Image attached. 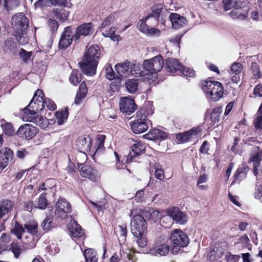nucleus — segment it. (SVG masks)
<instances>
[{"mask_svg": "<svg viewBox=\"0 0 262 262\" xmlns=\"http://www.w3.org/2000/svg\"><path fill=\"white\" fill-rule=\"evenodd\" d=\"M98 46H90L84 53L82 60L78 63L79 67L85 75L92 76L96 74L98 59Z\"/></svg>", "mask_w": 262, "mask_h": 262, "instance_id": "obj_1", "label": "nucleus"}, {"mask_svg": "<svg viewBox=\"0 0 262 262\" xmlns=\"http://www.w3.org/2000/svg\"><path fill=\"white\" fill-rule=\"evenodd\" d=\"M153 113L152 104L148 101L145 106L137 112L135 121L130 123L133 132L135 134H139L146 131L150 122L147 117Z\"/></svg>", "mask_w": 262, "mask_h": 262, "instance_id": "obj_2", "label": "nucleus"}, {"mask_svg": "<svg viewBox=\"0 0 262 262\" xmlns=\"http://www.w3.org/2000/svg\"><path fill=\"white\" fill-rule=\"evenodd\" d=\"M164 66V60L161 55L144 61L142 66V80L150 79L153 74L160 72Z\"/></svg>", "mask_w": 262, "mask_h": 262, "instance_id": "obj_3", "label": "nucleus"}, {"mask_svg": "<svg viewBox=\"0 0 262 262\" xmlns=\"http://www.w3.org/2000/svg\"><path fill=\"white\" fill-rule=\"evenodd\" d=\"M115 68L117 73L122 78L132 76L142 80V65L139 63H134L126 60L123 62L116 64Z\"/></svg>", "mask_w": 262, "mask_h": 262, "instance_id": "obj_4", "label": "nucleus"}, {"mask_svg": "<svg viewBox=\"0 0 262 262\" xmlns=\"http://www.w3.org/2000/svg\"><path fill=\"white\" fill-rule=\"evenodd\" d=\"M202 88L208 100L216 101L223 97L224 88L219 81L205 80L202 82Z\"/></svg>", "mask_w": 262, "mask_h": 262, "instance_id": "obj_5", "label": "nucleus"}, {"mask_svg": "<svg viewBox=\"0 0 262 262\" xmlns=\"http://www.w3.org/2000/svg\"><path fill=\"white\" fill-rule=\"evenodd\" d=\"M170 240L174 245L172 252L174 253L180 250V248L185 247L189 243L188 235L183 231L174 229L170 232Z\"/></svg>", "mask_w": 262, "mask_h": 262, "instance_id": "obj_6", "label": "nucleus"}, {"mask_svg": "<svg viewBox=\"0 0 262 262\" xmlns=\"http://www.w3.org/2000/svg\"><path fill=\"white\" fill-rule=\"evenodd\" d=\"M147 225L145 219L140 214L135 215L131 220L130 229L133 234L141 236L146 230Z\"/></svg>", "mask_w": 262, "mask_h": 262, "instance_id": "obj_7", "label": "nucleus"}, {"mask_svg": "<svg viewBox=\"0 0 262 262\" xmlns=\"http://www.w3.org/2000/svg\"><path fill=\"white\" fill-rule=\"evenodd\" d=\"M72 211L71 205L65 199L60 198L55 205V215L59 219L64 220L68 216V214Z\"/></svg>", "mask_w": 262, "mask_h": 262, "instance_id": "obj_8", "label": "nucleus"}, {"mask_svg": "<svg viewBox=\"0 0 262 262\" xmlns=\"http://www.w3.org/2000/svg\"><path fill=\"white\" fill-rule=\"evenodd\" d=\"M45 102L44 98H32L23 111L26 115H35L43 110L45 107Z\"/></svg>", "mask_w": 262, "mask_h": 262, "instance_id": "obj_9", "label": "nucleus"}, {"mask_svg": "<svg viewBox=\"0 0 262 262\" xmlns=\"http://www.w3.org/2000/svg\"><path fill=\"white\" fill-rule=\"evenodd\" d=\"M12 25L15 30V32L25 31L29 25L28 18L20 13L14 15L12 18Z\"/></svg>", "mask_w": 262, "mask_h": 262, "instance_id": "obj_10", "label": "nucleus"}, {"mask_svg": "<svg viewBox=\"0 0 262 262\" xmlns=\"http://www.w3.org/2000/svg\"><path fill=\"white\" fill-rule=\"evenodd\" d=\"M37 132V128L32 124H24L18 128L16 134L20 138L29 140L32 139Z\"/></svg>", "mask_w": 262, "mask_h": 262, "instance_id": "obj_11", "label": "nucleus"}, {"mask_svg": "<svg viewBox=\"0 0 262 262\" xmlns=\"http://www.w3.org/2000/svg\"><path fill=\"white\" fill-rule=\"evenodd\" d=\"M75 40V36L72 34V30L71 27L68 26L64 28L61 34L58 43L59 49L65 50L67 49Z\"/></svg>", "mask_w": 262, "mask_h": 262, "instance_id": "obj_12", "label": "nucleus"}, {"mask_svg": "<svg viewBox=\"0 0 262 262\" xmlns=\"http://www.w3.org/2000/svg\"><path fill=\"white\" fill-rule=\"evenodd\" d=\"M168 216L180 224H185L188 220L187 215L177 207H171L166 211Z\"/></svg>", "mask_w": 262, "mask_h": 262, "instance_id": "obj_13", "label": "nucleus"}, {"mask_svg": "<svg viewBox=\"0 0 262 262\" xmlns=\"http://www.w3.org/2000/svg\"><path fill=\"white\" fill-rule=\"evenodd\" d=\"M249 10V7L245 2L242 5L232 9L229 14L232 19L242 20L247 17Z\"/></svg>", "mask_w": 262, "mask_h": 262, "instance_id": "obj_14", "label": "nucleus"}, {"mask_svg": "<svg viewBox=\"0 0 262 262\" xmlns=\"http://www.w3.org/2000/svg\"><path fill=\"white\" fill-rule=\"evenodd\" d=\"M119 105L120 111L128 115L133 113L137 108L134 100L128 97L122 98Z\"/></svg>", "mask_w": 262, "mask_h": 262, "instance_id": "obj_15", "label": "nucleus"}, {"mask_svg": "<svg viewBox=\"0 0 262 262\" xmlns=\"http://www.w3.org/2000/svg\"><path fill=\"white\" fill-rule=\"evenodd\" d=\"M93 26L91 23L82 24L76 28L75 30V41L78 40L81 37L91 35L93 32Z\"/></svg>", "mask_w": 262, "mask_h": 262, "instance_id": "obj_16", "label": "nucleus"}, {"mask_svg": "<svg viewBox=\"0 0 262 262\" xmlns=\"http://www.w3.org/2000/svg\"><path fill=\"white\" fill-rule=\"evenodd\" d=\"M13 156V152L9 148H6L5 150L0 151V173L12 160Z\"/></svg>", "mask_w": 262, "mask_h": 262, "instance_id": "obj_17", "label": "nucleus"}, {"mask_svg": "<svg viewBox=\"0 0 262 262\" xmlns=\"http://www.w3.org/2000/svg\"><path fill=\"white\" fill-rule=\"evenodd\" d=\"M166 63L167 71L168 72L180 75L183 66L177 59L169 58L167 59Z\"/></svg>", "mask_w": 262, "mask_h": 262, "instance_id": "obj_18", "label": "nucleus"}, {"mask_svg": "<svg viewBox=\"0 0 262 262\" xmlns=\"http://www.w3.org/2000/svg\"><path fill=\"white\" fill-rule=\"evenodd\" d=\"M91 139L88 136L78 137L76 140V147L80 151L88 152L90 150Z\"/></svg>", "mask_w": 262, "mask_h": 262, "instance_id": "obj_19", "label": "nucleus"}, {"mask_svg": "<svg viewBox=\"0 0 262 262\" xmlns=\"http://www.w3.org/2000/svg\"><path fill=\"white\" fill-rule=\"evenodd\" d=\"M200 131L199 127H194L185 133L177 134L176 138L180 142H186L191 139L195 138Z\"/></svg>", "mask_w": 262, "mask_h": 262, "instance_id": "obj_20", "label": "nucleus"}, {"mask_svg": "<svg viewBox=\"0 0 262 262\" xmlns=\"http://www.w3.org/2000/svg\"><path fill=\"white\" fill-rule=\"evenodd\" d=\"M80 173L83 177L89 178L93 182H96L97 178L95 174L97 173L96 170L94 169L89 165L84 164L78 167Z\"/></svg>", "mask_w": 262, "mask_h": 262, "instance_id": "obj_21", "label": "nucleus"}, {"mask_svg": "<svg viewBox=\"0 0 262 262\" xmlns=\"http://www.w3.org/2000/svg\"><path fill=\"white\" fill-rule=\"evenodd\" d=\"M169 251V246L163 244L153 246L149 249V253L154 256H162L167 255Z\"/></svg>", "mask_w": 262, "mask_h": 262, "instance_id": "obj_22", "label": "nucleus"}, {"mask_svg": "<svg viewBox=\"0 0 262 262\" xmlns=\"http://www.w3.org/2000/svg\"><path fill=\"white\" fill-rule=\"evenodd\" d=\"M28 116V121L32 122L39 126L42 128H46L48 125V120L46 118L37 114L35 115H27Z\"/></svg>", "mask_w": 262, "mask_h": 262, "instance_id": "obj_23", "label": "nucleus"}, {"mask_svg": "<svg viewBox=\"0 0 262 262\" xmlns=\"http://www.w3.org/2000/svg\"><path fill=\"white\" fill-rule=\"evenodd\" d=\"M145 139L149 140H154L156 139L164 140L167 137V134L158 129H151L147 134L143 136Z\"/></svg>", "mask_w": 262, "mask_h": 262, "instance_id": "obj_24", "label": "nucleus"}, {"mask_svg": "<svg viewBox=\"0 0 262 262\" xmlns=\"http://www.w3.org/2000/svg\"><path fill=\"white\" fill-rule=\"evenodd\" d=\"M169 17L172 27L176 29L184 26L186 23V18L177 13H171Z\"/></svg>", "mask_w": 262, "mask_h": 262, "instance_id": "obj_25", "label": "nucleus"}, {"mask_svg": "<svg viewBox=\"0 0 262 262\" xmlns=\"http://www.w3.org/2000/svg\"><path fill=\"white\" fill-rule=\"evenodd\" d=\"M131 148L134 155H133L132 154H129L128 155L127 160L133 157L138 156L142 155L145 151V145L141 141H135V143L132 145Z\"/></svg>", "mask_w": 262, "mask_h": 262, "instance_id": "obj_26", "label": "nucleus"}, {"mask_svg": "<svg viewBox=\"0 0 262 262\" xmlns=\"http://www.w3.org/2000/svg\"><path fill=\"white\" fill-rule=\"evenodd\" d=\"M231 80L237 83L240 80V74L243 69L242 65L239 62H234L231 66Z\"/></svg>", "mask_w": 262, "mask_h": 262, "instance_id": "obj_27", "label": "nucleus"}, {"mask_svg": "<svg viewBox=\"0 0 262 262\" xmlns=\"http://www.w3.org/2000/svg\"><path fill=\"white\" fill-rule=\"evenodd\" d=\"M68 228L71 235L74 237L80 238L84 235V231L81 226L75 221L70 223Z\"/></svg>", "mask_w": 262, "mask_h": 262, "instance_id": "obj_28", "label": "nucleus"}, {"mask_svg": "<svg viewBox=\"0 0 262 262\" xmlns=\"http://www.w3.org/2000/svg\"><path fill=\"white\" fill-rule=\"evenodd\" d=\"M162 10V9L160 7L157 6H154L152 8L151 13H150L147 16H146V19L147 21L152 20L153 23H152L151 25H157L158 22V18L160 16Z\"/></svg>", "mask_w": 262, "mask_h": 262, "instance_id": "obj_29", "label": "nucleus"}, {"mask_svg": "<svg viewBox=\"0 0 262 262\" xmlns=\"http://www.w3.org/2000/svg\"><path fill=\"white\" fill-rule=\"evenodd\" d=\"M139 81H142L140 78L128 79L125 81V87L128 92L134 93L137 91Z\"/></svg>", "mask_w": 262, "mask_h": 262, "instance_id": "obj_30", "label": "nucleus"}, {"mask_svg": "<svg viewBox=\"0 0 262 262\" xmlns=\"http://www.w3.org/2000/svg\"><path fill=\"white\" fill-rule=\"evenodd\" d=\"M12 203L8 200H3L0 203V219L12 210Z\"/></svg>", "mask_w": 262, "mask_h": 262, "instance_id": "obj_31", "label": "nucleus"}, {"mask_svg": "<svg viewBox=\"0 0 262 262\" xmlns=\"http://www.w3.org/2000/svg\"><path fill=\"white\" fill-rule=\"evenodd\" d=\"M222 2L225 11L234 9L239 5H242V4L245 2L243 0H222Z\"/></svg>", "mask_w": 262, "mask_h": 262, "instance_id": "obj_32", "label": "nucleus"}, {"mask_svg": "<svg viewBox=\"0 0 262 262\" xmlns=\"http://www.w3.org/2000/svg\"><path fill=\"white\" fill-rule=\"evenodd\" d=\"M1 121L4 122L1 124V126L6 135L13 136L16 134L15 128L11 123L6 122L4 119H2Z\"/></svg>", "mask_w": 262, "mask_h": 262, "instance_id": "obj_33", "label": "nucleus"}, {"mask_svg": "<svg viewBox=\"0 0 262 262\" xmlns=\"http://www.w3.org/2000/svg\"><path fill=\"white\" fill-rule=\"evenodd\" d=\"M46 193H42L37 200L35 201L34 207L41 210L45 209L48 205V201L46 199Z\"/></svg>", "mask_w": 262, "mask_h": 262, "instance_id": "obj_34", "label": "nucleus"}, {"mask_svg": "<svg viewBox=\"0 0 262 262\" xmlns=\"http://www.w3.org/2000/svg\"><path fill=\"white\" fill-rule=\"evenodd\" d=\"M25 229L21 225L16 221L13 228L11 230V233L14 234L18 240L21 241L23 234L25 232Z\"/></svg>", "mask_w": 262, "mask_h": 262, "instance_id": "obj_35", "label": "nucleus"}, {"mask_svg": "<svg viewBox=\"0 0 262 262\" xmlns=\"http://www.w3.org/2000/svg\"><path fill=\"white\" fill-rule=\"evenodd\" d=\"M24 228L27 231L33 235L38 236L39 233L38 231V224L35 222H29L24 225Z\"/></svg>", "mask_w": 262, "mask_h": 262, "instance_id": "obj_36", "label": "nucleus"}, {"mask_svg": "<svg viewBox=\"0 0 262 262\" xmlns=\"http://www.w3.org/2000/svg\"><path fill=\"white\" fill-rule=\"evenodd\" d=\"M68 116L69 112L68 108L57 112L55 114V116L57 123L59 125L63 124L64 121L67 119Z\"/></svg>", "mask_w": 262, "mask_h": 262, "instance_id": "obj_37", "label": "nucleus"}, {"mask_svg": "<svg viewBox=\"0 0 262 262\" xmlns=\"http://www.w3.org/2000/svg\"><path fill=\"white\" fill-rule=\"evenodd\" d=\"M116 31V28L112 27L109 30L106 31L105 32H102V35L104 37L111 38V39L114 41L118 42L121 40V37L115 33Z\"/></svg>", "mask_w": 262, "mask_h": 262, "instance_id": "obj_38", "label": "nucleus"}, {"mask_svg": "<svg viewBox=\"0 0 262 262\" xmlns=\"http://www.w3.org/2000/svg\"><path fill=\"white\" fill-rule=\"evenodd\" d=\"M86 262H97V253L92 249H86L84 252Z\"/></svg>", "mask_w": 262, "mask_h": 262, "instance_id": "obj_39", "label": "nucleus"}, {"mask_svg": "<svg viewBox=\"0 0 262 262\" xmlns=\"http://www.w3.org/2000/svg\"><path fill=\"white\" fill-rule=\"evenodd\" d=\"M250 240L247 235H244L240 237L235 244L237 245V247L238 249H241L243 248L246 247L248 249H250Z\"/></svg>", "mask_w": 262, "mask_h": 262, "instance_id": "obj_40", "label": "nucleus"}, {"mask_svg": "<svg viewBox=\"0 0 262 262\" xmlns=\"http://www.w3.org/2000/svg\"><path fill=\"white\" fill-rule=\"evenodd\" d=\"M150 20L147 21L146 19V17L144 18H142L140 19L137 24V28L139 30L145 34L146 32H147V29L149 28L150 26H154L151 25L150 22Z\"/></svg>", "mask_w": 262, "mask_h": 262, "instance_id": "obj_41", "label": "nucleus"}, {"mask_svg": "<svg viewBox=\"0 0 262 262\" xmlns=\"http://www.w3.org/2000/svg\"><path fill=\"white\" fill-rule=\"evenodd\" d=\"M14 35L16 38V40L20 45H26L29 41V38L26 33V31L15 32Z\"/></svg>", "mask_w": 262, "mask_h": 262, "instance_id": "obj_42", "label": "nucleus"}, {"mask_svg": "<svg viewBox=\"0 0 262 262\" xmlns=\"http://www.w3.org/2000/svg\"><path fill=\"white\" fill-rule=\"evenodd\" d=\"M81 79V74L76 70H73L69 77L70 82L72 84L76 85L80 82Z\"/></svg>", "mask_w": 262, "mask_h": 262, "instance_id": "obj_43", "label": "nucleus"}, {"mask_svg": "<svg viewBox=\"0 0 262 262\" xmlns=\"http://www.w3.org/2000/svg\"><path fill=\"white\" fill-rule=\"evenodd\" d=\"M52 12L57 18H59L61 21L67 20L69 16V12L68 11L59 9H54Z\"/></svg>", "mask_w": 262, "mask_h": 262, "instance_id": "obj_44", "label": "nucleus"}, {"mask_svg": "<svg viewBox=\"0 0 262 262\" xmlns=\"http://www.w3.org/2000/svg\"><path fill=\"white\" fill-rule=\"evenodd\" d=\"M222 112V109L220 107L214 108L213 110L210 115V118L213 124L219 121L220 115L221 114Z\"/></svg>", "mask_w": 262, "mask_h": 262, "instance_id": "obj_45", "label": "nucleus"}, {"mask_svg": "<svg viewBox=\"0 0 262 262\" xmlns=\"http://www.w3.org/2000/svg\"><path fill=\"white\" fill-rule=\"evenodd\" d=\"M86 152L78 151L76 154L75 158L78 166L85 164L88 158Z\"/></svg>", "mask_w": 262, "mask_h": 262, "instance_id": "obj_46", "label": "nucleus"}, {"mask_svg": "<svg viewBox=\"0 0 262 262\" xmlns=\"http://www.w3.org/2000/svg\"><path fill=\"white\" fill-rule=\"evenodd\" d=\"M254 79H257L261 77L259 66L256 62H252L250 67Z\"/></svg>", "mask_w": 262, "mask_h": 262, "instance_id": "obj_47", "label": "nucleus"}, {"mask_svg": "<svg viewBox=\"0 0 262 262\" xmlns=\"http://www.w3.org/2000/svg\"><path fill=\"white\" fill-rule=\"evenodd\" d=\"M116 232L119 235V240L123 241L125 239L127 230L125 225L118 226L116 229Z\"/></svg>", "mask_w": 262, "mask_h": 262, "instance_id": "obj_48", "label": "nucleus"}, {"mask_svg": "<svg viewBox=\"0 0 262 262\" xmlns=\"http://www.w3.org/2000/svg\"><path fill=\"white\" fill-rule=\"evenodd\" d=\"M256 154L252 155L250 159V160L253 162L254 172L257 171V167L259 166V163L260 162L261 158L257 150H256Z\"/></svg>", "mask_w": 262, "mask_h": 262, "instance_id": "obj_49", "label": "nucleus"}, {"mask_svg": "<svg viewBox=\"0 0 262 262\" xmlns=\"http://www.w3.org/2000/svg\"><path fill=\"white\" fill-rule=\"evenodd\" d=\"M52 217L47 216L41 224V227L44 230H49L53 226Z\"/></svg>", "mask_w": 262, "mask_h": 262, "instance_id": "obj_50", "label": "nucleus"}, {"mask_svg": "<svg viewBox=\"0 0 262 262\" xmlns=\"http://www.w3.org/2000/svg\"><path fill=\"white\" fill-rule=\"evenodd\" d=\"M5 6L7 10H10L17 7L19 4L18 0H5Z\"/></svg>", "mask_w": 262, "mask_h": 262, "instance_id": "obj_51", "label": "nucleus"}, {"mask_svg": "<svg viewBox=\"0 0 262 262\" xmlns=\"http://www.w3.org/2000/svg\"><path fill=\"white\" fill-rule=\"evenodd\" d=\"M11 250L16 258H18L21 253V249L17 242H12L11 245Z\"/></svg>", "mask_w": 262, "mask_h": 262, "instance_id": "obj_52", "label": "nucleus"}, {"mask_svg": "<svg viewBox=\"0 0 262 262\" xmlns=\"http://www.w3.org/2000/svg\"><path fill=\"white\" fill-rule=\"evenodd\" d=\"M181 74L185 77H193L195 76L194 71L188 67L182 66V70H181Z\"/></svg>", "mask_w": 262, "mask_h": 262, "instance_id": "obj_53", "label": "nucleus"}, {"mask_svg": "<svg viewBox=\"0 0 262 262\" xmlns=\"http://www.w3.org/2000/svg\"><path fill=\"white\" fill-rule=\"evenodd\" d=\"M253 124L257 130H262V113L257 112V116L253 121Z\"/></svg>", "mask_w": 262, "mask_h": 262, "instance_id": "obj_54", "label": "nucleus"}, {"mask_svg": "<svg viewBox=\"0 0 262 262\" xmlns=\"http://www.w3.org/2000/svg\"><path fill=\"white\" fill-rule=\"evenodd\" d=\"M48 26L50 28V31L52 35L55 33L58 29L59 27V25L58 22L55 20L52 19H50L48 21Z\"/></svg>", "mask_w": 262, "mask_h": 262, "instance_id": "obj_55", "label": "nucleus"}, {"mask_svg": "<svg viewBox=\"0 0 262 262\" xmlns=\"http://www.w3.org/2000/svg\"><path fill=\"white\" fill-rule=\"evenodd\" d=\"M143 214L145 217L147 219H150L153 216L159 214V212L157 210H154L152 208H146L143 210Z\"/></svg>", "mask_w": 262, "mask_h": 262, "instance_id": "obj_56", "label": "nucleus"}, {"mask_svg": "<svg viewBox=\"0 0 262 262\" xmlns=\"http://www.w3.org/2000/svg\"><path fill=\"white\" fill-rule=\"evenodd\" d=\"M247 173L246 172H244L241 169H237L235 175L234 176L235 181H238L240 182L242 180L244 179L247 177Z\"/></svg>", "mask_w": 262, "mask_h": 262, "instance_id": "obj_57", "label": "nucleus"}, {"mask_svg": "<svg viewBox=\"0 0 262 262\" xmlns=\"http://www.w3.org/2000/svg\"><path fill=\"white\" fill-rule=\"evenodd\" d=\"M19 56L23 61L27 62L32 56V52H27L25 50L21 49L19 52Z\"/></svg>", "mask_w": 262, "mask_h": 262, "instance_id": "obj_58", "label": "nucleus"}, {"mask_svg": "<svg viewBox=\"0 0 262 262\" xmlns=\"http://www.w3.org/2000/svg\"><path fill=\"white\" fill-rule=\"evenodd\" d=\"M53 0H38L35 4V8L53 5Z\"/></svg>", "mask_w": 262, "mask_h": 262, "instance_id": "obj_59", "label": "nucleus"}, {"mask_svg": "<svg viewBox=\"0 0 262 262\" xmlns=\"http://www.w3.org/2000/svg\"><path fill=\"white\" fill-rule=\"evenodd\" d=\"M240 258L239 255L232 254L230 252H228L226 254V258L229 262H238Z\"/></svg>", "mask_w": 262, "mask_h": 262, "instance_id": "obj_60", "label": "nucleus"}, {"mask_svg": "<svg viewBox=\"0 0 262 262\" xmlns=\"http://www.w3.org/2000/svg\"><path fill=\"white\" fill-rule=\"evenodd\" d=\"M161 31L159 29L154 27H149L147 29V32H146L145 34L150 36H158L160 35Z\"/></svg>", "mask_w": 262, "mask_h": 262, "instance_id": "obj_61", "label": "nucleus"}, {"mask_svg": "<svg viewBox=\"0 0 262 262\" xmlns=\"http://www.w3.org/2000/svg\"><path fill=\"white\" fill-rule=\"evenodd\" d=\"M135 200L139 202H143L145 201L144 189H141L137 191L135 196Z\"/></svg>", "mask_w": 262, "mask_h": 262, "instance_id": "obj_62", "label": "nucleus"}, {"mask_svg": "<svg viewBox=\"0 0 262 262\" xmlns=\"http://www.w3.org/2000/svg\"><path fill=\"white\" fill-rule=\"evenodd\" d=\"M137 237H138V236ZM136 243L138 244L139 247L144 248L146 246L147 241L146 238L143 237V234L141 236H139V238L136 241Z\"/></svg>", "mask_w": 262, "mask_h": 262, "instance_id": "obj_63", "label": "nucleus"}, {"mask_svg": "<svg viewBox=\"0 0 262 262\" xmlns=\"http://www.w3.org/2000/svg\"><path fill=\"white\" fill-rule=\"evenodd\" d=\"M253 94L255 97H262V85L258 84L256 85L253 90Z\"/></svg>", "mask_w": 262, "mask_h": 262, "instance_id": "obj_64", "label": "nucleus"}]
</instances>
